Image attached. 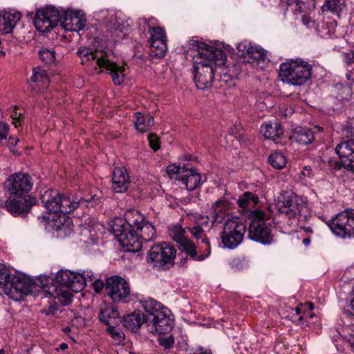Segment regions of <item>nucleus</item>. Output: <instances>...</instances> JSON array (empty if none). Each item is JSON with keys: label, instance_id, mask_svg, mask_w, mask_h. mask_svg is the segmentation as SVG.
Listing matches in <instances>:
<instances>
[{"label": "nucleus", "instance_id": "nucleus-1", "mask_svg": "<svg viewBox=\"0 0 354 354\" xmlns=\"http://www.w3.org/2000/svg\"><path fill=\"white\" fill-rule=\"evenodd\" d=\"M278 214L274 217L270 208L252 212V219L249 225L250 239L263 245L273 243L271 227L281 232L289 233L299 221H305L310 216L306 204L298 196L290 194L282 195L277 204Z\"/></svg>", "mask_w": 354, "mask_h": 354}, {"label": "nucleus", "instance_id": "nucleus-2", "mask_svg": "<svg viewBox=\"0 0 354 354\" xmlns=\"http://www.w3.org/2000/svg\"><path fill=\"white\" fill-rule=\"evenodd\" d=\"M112 230L123 249L134 253L141 250L143 241H152L156 233L153 225L135 209L127 210L124 219L115 218Z\"/></svg>", "mask_w": 354, "mask_h": 354}, {"label": "nucleus", "instance_id": "nucleus-3", "mask_svg": "<svg viewBox=\"0 0 354 354\" xmlns=\"http://www.w3.org/2000/svg\"><path fill=\"white\" fill-rule=\"evenodd\" d=\"M188 47L196 51L192 57L196 86L203 90L210 88L216 68L221 66V49L194 37L188 41Z\"/></svg>", "mask_w": 354, "mask_h": 354}, {"label": "nucleus", "instance_id": "nucleus-4", "mask_svg": "<svg viewBox=\"0 0 354 354\" xmlns=\"http://www.w3.org/2000/svg\"><path fill=\"white\" fill-rule=\"evenodd\" d=\"M86 19L75 12L59 11L54 6H46L39 9L34 18V24L41 32H48L59 24L67 31L78 32L84 29Z\"/></svg>", "mask_w": 354, "mask_h": 354}, {"label": "nucleus", "instance_id": "nucleus-5", "mask_svg": "<svg viewBox=\"0 0 354 354\" xmlns=\"http://www.w3.org/2000/svg\"><path fill=\"white\" fill-rule=\"evenodd\" d=\"M43 289L49 297L57 299L62 306H68L72 301L71 292H78L85 287L84 275L70 270H59L55 279H48Z\"/></svg>", "mask_w": 354, "mask_h": 354}, {"label": "nucleus", "instance_id": "nucleus-6", "mask_svg": "<svg viewBox=\"0 0 354 354\" xmlns=\"http://www.w3.org/2000/svg\"><path fill=\"white\" fill-rule=\"evenodd\" d=\"M311 65L301 59H288L280 64L279 77L283 82L293 86L304 84L311 77Z\"/></svg>", "mask_w": 354, "mask_h": 354}, {"label": "nucleus", "instance_id": "nucleus-7", "mask_svg": "<svg viewBox=\"0 0 354 354\" xmlns=\"http://www.w3.org/2000/svg\"><path fill=\"white\" fill-rule=\"evenodd\" d=\"M176 250L167 242L153 245L149 250L147 261L161 270H168L174 265Z\"/></svg>", "mask_w": 354, "mask_h": 354}, {"label": "nucleus", "instance_id": "nucleus-8", "mask_svg": "<svg viewBox=\"0 0 354 354\" xmlns=\"http://www.w3.org/2000/svg\"><path fill=\"white\" fill-rule=\"evenodd\" d=\"M246 230V225L242 220L233 216L225 221L223 230V245L224 247L233 249L237 247L243 241Z\"/></svg>", "mask_w": 354, "mask_h": 354}, {"label": "nucleus", "instance_id": "nucleus-9", "mask_svg": "<svg viewBox=\"0 0 354 354\" xmlns=\"http://www.w3.org/2000/svg\"><path fill=\"white\" fill-rule=\"evenodd\" d=\"M332 232L342 238L354 236V209H346L327 223Z\"/></svg>", "mask_w": 354, "mask_h": 354}, {"label": "nucleus", "instance_id": "nucleus-10", "mask_svg": "<svg viewBox=\"0 0 354 354\" xmlns=\"http://www.w3.org/2000/svg\"><path fill=\"white\" fill-rule=\"evenodd\" d=\"M105 292L114 302H127L131 289L128 281L119 276H112L106 279Z\"/></svg>", "mask_w": 354, "mask_h": 354}, {"label": "nucleus", "instance_id": "nucleus-11", "mask_svg": "<svg viewBox=\"0 0 354 354\" xmlns=\"http://www.w3.org/2000/svg\"><path fill=\"white\" fill-rule=\"evenodd\" d=\"M220 214H221V198L214 203L208 216H201L197 224L189 228L192 235L196 239H202L203 243L206 242L204 227H209V221L212 223V226L220 223L221 222V220L218 219Z\"/></svg>", "mask_w": 354, "mask_h": 354}, {"label": "nucleus", "instance_id": "nucleus-12", "mask_svg": "<svg viewBox=\"0 0 354 354\" xmlns=\"http://www.w3.org/2000/svg\"><path fill=\"white\" fill-rule=\"evenodd\" d=\"M238 53L244 59V62L263 68L268 60L266 52L258 45H253L249 41H243L237 45Z\"/></svg>", "mask_w": 354, "mask_h": 354}, {"label": "nucleus", "instance_id": "nucleus-13", "mask_svg": "<svg viewBox=\"0 0 354 354\" xmlns=\"http://www.w3.org/2000/svg\"><path fill=\"white\" fill-rule=\"evenodd\" d=\"M4 185L10 194L21 196L31 190L33 182L29 174L16 172L9 176Z\"/></svg>", "mask_w": 354, "mask_h": 354}, {"label": "nucleus", "instance_id": "nucleus-14", "mask_svg": "<svg viewBox=\"0 0 354 354\" xmlns=\"http://www.w3.org/2000/svg\"><path fill=\"white\" fill-rule=\"evenodd\" d=\"M35 284L28 278L11 274L4 292L11 298L20 299L32 292Z\"/></svg>", "mask_w": 354, "mask_h": 354}, {"label": "nucleus", "instance_id": "nucleus-15", "mask_svg": "<svg viewBox=\"0 0 354 354\" xmlns=\"http://www.w3.org/2000/svg\"><path fill=\"white\" fill-rule=\"evenodd\" d=\"M164 312L158 313V316H150L145 318V324L149 330L153 334H167L169 333L174 325V319L169 309H164Z\"/></svg>", "mask_w": 354, "mask_h": 354}, {"label": "nucleus", "instance_id": "nucleus-16", "mask_svg": "<svg viewBox=\"0 0 354 354\" xmlns=\"http://www.w3.org/2000/svg\"><path fill=\"white\" fill-rule=\"evenodd\" d=\"M36 203V198L29 195L25 197L9 198L6 202L5 207L14 216L26 217Z\"/></svg>", "mask_w": 354, "mask_h": 354}, {"label": "nucleus", "instance_id": "nucleus-17", "mask_svg": "<svg viewBox=\"0 0 354 354\" xmlns=\"http://www.w3.org/2000/svg\"><path fill=\"white\" fill-rule=\"evenodd\" d=\"M97 65L101 69L100 73L106 72L111 75L115 85H121L124 82L126 68L124 65H119L116 62L111 61L106 55L97 59Z\"/></svg>", "mask_w": 354, "mask_h": 354}, {"label": "nucleus", "instance_id": "nucleus-18", "mask_svg": "<svg viewBox=\"0 0 354 354\" xmlns=\"http://www.w3.org/2000/svg\"><path fill=\"white\" fill-rule=\"evenodd\" d=\"M343 167L354 172V139L338 144L335 148Z\"/></svg>", "mask_w": 354, "mask_h": 354}, {"label": "nucleus", "instance_id": "nucleus-19", "mask_svg": "<svg viewBox=\"0 0 354 354\" xmlns=\"http://www.w3.org/2000/svg\"><path fill=\"white\" fill-rule=\"evenodd\" d=\"M130 184L129 176L124 167H115L112 175V189L115 193H124Z\"/></svg>", "mask_w": 354, "mask_h": 354}, {"label": "nucleus", "instance_id": "nucleus-20", "mask_svg": "<svg viewBox=\"0 0 354 354\" xmlns=\"http://www.w3.org/2000/svg\"><path fill=\"white\" fill-rule=\"evenodd\" d=\"M49 79L46 71L40 68L33 69V74L28 82L29 88L35 93H41L49 86Z\"/></svg>", "mask_w": 354, "mask_h": 354}, {"label": "nucleus", "instance_id": "nucleus-21", "mask_svg": "<svg viewBox=\"0 0 354 354\" xmlns=\"http://www.w3.org/2000/svg\"><path fill=\"white\" fill-rule=\"evenodd\" d=\"M178 180L186 189L192 191L198 188L201 184V176L200 174L192 167H186L183 169V173L178 176Z\"/></svg>", "mask_w": 354, "mask_h": 354}, {"label": "nucleus", "instance_id": "nucleus-22", "mask_svg": "<svg viewBox=\"0 0 354 354\" xmlns=\"http://www.w3.org/2000/svg\"><path fill=\"white\" fill-rule=\"evenodd\" d=\"M61 194L53 189H46L41 192V201L48 212L58 213Z\"/></svg>", "mask_w": 354, "mask_h": 354}, {"label": "nucleus", "instance_id": "nucleus-23", "mask_svg": "<svg viewBox=\"0 0 354 354\" xmlns=\"http://www.w3.org/2000/svg\"><path fill=\"white\" fill-rule=\"evenodd\" d=\"M20 19L21 13L19 12H0V30L4 34L11 32Z\"/></svg>", "mask_w": 354, "mask_h": 354}, {"label": "nucleus", "instance_id": "nucleus-24", "mask_svg": "<svg viewBox=\"0 0 354 354\" xmlns=\"http://www.w3.org/2000/svg\"><path fill=\"white\" fill-rule=\"evenodd\" d=\"M291 140L301 145H308L315 139L313 131L308 127H296L292 136Z\"/></svg>", "mask_w": 354, "mask_h": 354}, {"label": "nucleus", "instance_id": "nucleus-25", "mask_svg": "<svg viewBox=\"0 0 354 354\" xmlns=\"http://www.w3.org/2000/svg\"><path fill=\"white\" fill-rule=\"evenodd\" d=\"M60 202L58 207V213L64 214H70L73 212L81 203H84L85 201L81 198L80 200L75 198L73 196L67 194H61ZM86 201H88L86 200Z\"/></svg>", "mask_w": 354, "mask_h": 354}, {"label": "nucleus", "instance_id": "nucleus-26", "mask_svg": "<svg viewBox=\"0 0 354 354\" xmlns=\"http://www.w3.org/2000/svg\"><path fill=\"white\" fill-rule=\"evenodd\" d=\"M144 323H145V316L139 310L127 315L123 319L124 326L133 332L138 331Z\"/></svg>", "mask_w": 354, "mask_h": 354}, {"label": "nucleus", "instance_id": "nucleus-27", "mask_svg": "<svg viewBox=\"0 0 354 354\" xmlns=\"http://www.w3.org/2000/svg\"><path fill=\"white\" fill-rule=\"evenodd\" d=\"M140 303L146 313L145 318H149L150 316H158V313L164 312V309H168L160 302L152 298L141 299Z\"/></svg>", "mask_w": 354, "mask_h": 354}, {"label": "nucleus", "instance_id": "nucleus-28", "mask_svg": "<svg viewBox=\"0 0 354 354\" xmlns=\"http://www.w3.org/2000/svg\"><path fill=\"white\" fill-rule=\"evenodd\" d=\"M134 126L137 131L145 133L150 130L154 124V119L149 114H142L140 112L134 113Z\"/></svg>", "mask_w": 354, "mask_h": 354}, {"label": "nucleus", "instance_id": "nucleus-29", "mask_svg": "<svg viewBox=\"0 0 354 354\" xmlns=\"http://www.w3.org/2000/svg\"><path fill=\"white\" fill-rule=\"evenodd\" d=\"M261 133L266 139L275 140L283 133L281 124L277 121L264 122L261 127Z\"/></svg>", "mask_w": 354, "mask_h": 354}, {"label": "nucleus", "instance_id": "nucleus-30", "mask_svg": "<svg viewBox=\"0 0 354 354\" xmlns=\"http://www.w3.org/2000/svg\"><path fill=\"white\" fill-rule=\"evenodd\" d=\"M206 243L207 245V254L205 255L199 254L196 250L194 243L189 239L183 243L181 245H180V248L181 250L186 254V256H189L194 261H200L207 257L210 253L209 243L207 241Z\"/></svg>", "mask_w": 354, "mask_h": 354}, {"label": "nucleus", "instance_id": "nucleus-31", "mask_svg": "<svg viewBox=\"0 0 354 354\" xmlns=\"http://www.w3.org/2000/svg\"><path fill=\"white\" fill-rule=\"evenodd\" d=\"M119 317L120 314L118 310L113 306H104L100 308L99 319L102 323L108 326V327L112 326V324H115L116 319L119 318Z\"/></svg>", "mask_w": 354, "mask_h": 354}, {"label": "nucleus", "instance_id": "nucleus-32", "mask_svg": "<svg viewBox=\"0 0 354 354\" xmlns=\"http://www.w3.org/2000/svg\"><path fill=\"white\" fill-rule=\"evenodd\" d=\"M151 46V56L162 58L167 52V40H149Z\"/></svg>", "mask_w": 354, "mask_h": 354}, {"label": "nucleus", "instance_id": "nucleus-33", "mask_svg": "<svg viewBox=\"0 0 354 354\" xmlns=\"http://www.w3.org/2000/svg\"><path fill=\"white\" fill-rule=\"evenodd\" d=\"M268 162L274 169H281L287 164V158L283 153L275 151L270 155Z\"/></svg>", "mask_w": 354, "mask_h": 354}, {"label": "nucleus", "instance_id": "nucleus-34", "mask_svg": "<svg viewBox=\"0 0 354 354\" xmlns=\"http://www.w3.org/2000/svg\"><path fill=\"white\" fill-rule=\"evenodd\" d=\"M259 202L258 197L251 192H245L239 199L238 203L243 209L254 207Z\"/></svg>", "mask_w": 354, "mask_h": 354}, {"label": "nucleus", "instance_id": "nucleus-35", "mask_svg": "<svg viewBox=\"0 0 354 354\" xmlns=\"http://www.w3.org/2000/svg\"><path fill=\"white\" fill-rule=\"evenodd\" d=\"M77 54L81 58L82 64L84 65H88L91 62L95 59H96L97 62V59L100 58L97 52H93L88 48H80L77 50ZM102 56V55H101L100 57Z\"/></svg>", "mask_w": 354, "mask_h": 354}, {"label": "nucleus", "instance_id": "nucleus-36", "mask_svg": "<svg viewBox=\"0 0 354 354\" xmlns=\"http://www.w3.org/2000/svg\"><path fill=\"white\" fill-rule=\"evenodd\" d=\"M169 234L174 241L179 243L180 245L188 240L184 235L185 230L180 226H175L174 228L171 229Z\"/></svg>", "mask_w": 354, "mask_h": 354}, {"label": "nucleus", "instance_id": "nucleus-37", "mask_svg": "<svg viewBox=\"0 0 354 354\" xmlns=\"http://www.w3.org/2000/svg\"><path fill=\"white\" fill-rule=\"evenodd\" d=\"M39 55L46 64H51L55 61V52L53 49L41 48L39 51Z\"/></svg>", "mask_w": 354, "mask_h": 354}, {"label": "nucleus", "instance_id": "nucleus-38", "mask_svg": "<svg viewBox=\"0 0 354 354\" xmlns=\"http://www.w3.org/2000/svg\"><path fill=\"white\" fill-rule=\"evenodd\" d=\"M149 32L151 35L149 40H167L164 29L161 27L149 28Z\"/></svg>", "mask_w": 354, "mask_h": 354}, {"label": "nucleus", "instance_id": "nucleus-39", "mask_svg": "<svg viewBox=\"0 0 354 354\" xmlns=\"http://www.w3.org/2000/svg\"><path fill=\"white\" fill-rule=\"evenodd\" d=\"M11 274L8 268L3 264H0V287L5 291L7 283L9 281Z\"/></svg>", "mask_w": 354, "mask_h": 354}, {"label": "nucleus", "instance_id": "nucleus-40", "mask_svg": "<svg viewBox=\"0 0 354 354\" xmlns=\"http://www.w3.org/2000/svg\"><path fill=\"white\" fill-rule=\"evenodd\" d=\"M344 6V0H326L324 6L331 12L339 11Z\"/></svg>", "mask_w": 354, "mask_h": 354}, {"label": "nucleus", "instance_id": "nucleus-41", "mask_svg": "<svg viewBox=\"0 0 354 354\" xmlns=\"http://www.w3.org/2000/svg\"><path fill=\"white\" fill-rule=\"evenodd\" d=\"M106 331L111 335L117 344H121L124 339V334L121 331L116 330L113 326H109Z\"/></svg>", "mask_w": 354, "mask_h": 354}, {"label": "nucleus", "instance_id": "nucleus-42", "mask_svg": "<svg viewBox=\"0 0 354 354\" xmlns=\"http://www.w3.org/2000/svg\"><path fill=\"white\" fill-rule=\"evenodd\" d=\"M314 176L313 171L310 167L305 166L299 174V179L302 181H307L308 179H311Z\"/></svg>", "mask_w": 354, "mask_h": 354}, {"label": "nucleus", "instance_id": "nucleus-43", "mask_svg": "<svg viewBox=\"0 0 354 354\" xmlns=\"http://www.w3.org/2000/svg\"><path fill=\"white\" fill-rule=\"evenodd\" d=\"M148 139L150 147L155 151H158L160 147L158 137L154 133H149Z\"/></svg>", "mask_w": 354, "mask_h": 354}, {"label": "nucleus", "instance_id": "nucleus-44", "mask_svg": "<svg viewBox=\"0 0 354 354\" xmlns=\"http://www.w3.org/2000/svg\"><path fill=\"white\" fill-rule=\"evenodd\" d=\"M17 107L15 106L12 111L11 118L12 119V124L15 127H18L21 125V120L23 119V115L17 111Z\"/></svg>", "mask_w": 354, "mask_h": 354}, {"label": "nucleus", "instance_id": "nucleus-45", "mask_svg": "<svg viewBox=\"0 0 354 354\" xmlns=\"http://www.w3.org/2000/svg\"><path fill=\"white\" fill-rule=\"evenodd\" d=\"M159 344L164 347L166 349H169L173 347L174 344V339L172 336H169L167 337H160L158 339Z\"/></svg>", "mask_w": 354, "mask_h": 354}, {"label": "nucleus", "instance_id": "nucleus-46", "mask_svg": "<svg viewBox=\"0 0 354 354\" xmlns=\"http://www.w3.org/2000/svg\"><path fill=\"white\" fill-rule=\"evenodd\" d=\"M304 308H305V306H303V304H302L300 306H297L295 309L292 310L294 312H295V313L297 316V318H295V319L300 321V320H302L305 316H306V310Z\"/></svg>", "mask_w": 354, "mask_h": 354}, {"label": "nucleus", "instance_id": "nucleus-47", "mask_svg": "<svg viewBox=\"0 0 354 354\" xmlns=\"http://www.w3.org/2000/svg\"><path fill=\"white\" fill-rule=\"evenodd\" d=\"M244 262L240 258H234L230 261L231 267L235 270H239L244 267Z\"/></svg>", "mask_w": 354, "mask_h": 354}, {"label": "nucleus", "instance_id": "nucleus-48", "mask_svg": "<svg viewBox=\"0 0 354 354\" xmlns=\"http://www.w3.org/2000/svg\"><path fill=\"white\" fill-rule=\"evenodd\" d=\"M8 130V124L3 122H0V142L7 138Z\"/></svg>", "mask_w": 354, "mask_h": 354}, {"label": "nucleus", "instance_id": "nucleus-49", "mask_svg": "<svg viewBox=\"0 0 354 354\" xmlns=\"http://www.w3.org/2000/svg\"><path fill=\"white\" fill-rule=\"evenodd\" d=\"M93 290L97 292L100 293L103 288L105 289L106 283H104L102 281L99 279H95L93 283Z\"/></svg>", "mask_w": 354, "mask_h": 354}, {"label": "nucleus", "instance_id": "nucleus-50", "mask_svg": "<svg viewBox=\"0 0 354 354\" xmlns=\"http://www.w3.org/2000/svg\"><path fill=\"white\" fill-rule=\"evenodd\" d=\"M344 62L347 65H351L354 62V53H344L342 55Z\"/></svg>", "mask_w": 354, "mask_h": 354}, {"label": "nucleus", "instance_id": "nucleus-51", "mask_svg": "<svg viewBox=\"0 0 354 354\" xmlns=\"http://www.w3.org/2000/svg\"><path fill=\"white\" fill-rule=\"evenodd\" d=\"M80 275H84L85 284L87 281L93 282L95 279L94 273L91 270L84 271L82 274L80 273Z\"/></svg>", "mask_w": 354, "mask_h": 354}, {"label": "nucleus", "instance_id": "nucleus-52", "mask_svg": "<svg viewBox=\"0 0 354 354\" xmlns=\"http://www.w3.org/2000/svg\"><path fill=\"white\" fill-rule=\"evenodd\" d=\"M186 167H171V166H169L167 167V172L168 174H178L179 176H180V174L183 173V169H185Z\"/></svg>", "mask_w": 354, "mask_h": 354}, {"label": "nucleus", "instance_id": "nucleus-53", "mask_svg": "<svg viewBox=\"0 0 354 354\" xmlns=\"http://www.w3.org/2000/svg\"><path fill=\"white\" fill-rule=\"evenodd\" d=\"M54 299V304L51 305L48 309V314L55 315L58 310V304L62 305L57 299Z\"/></svg>", "mask_w": 354, "mask_h": 354}, {"label": "nucleus", "instance_id": "nucleus-54", "mask_svg": "<svg viewBox=\"0 0 354 354\" xmlns=\"http://www.w3.org/2000/svg\"><path fill=\"white\" fill-rule=\"evenodd\" d=\"M223 82H225L227 86L231 87L235 85V80L232 75L224 74L223 77Z\"/></svg>", "mask_w": 354, "mask_h": 354}, {"label": "nucleus", "instance_id": "nucleus-55", "mask_svg": "<svg viewBox=\"0 0 354 354\" xmlns=\"http://www.w3.org/2000/svg\"><path fill=\"white\" fill-rule=\"evenodd\" d=\"M241 128L239 124H234L230 130V133L236 138H240Z\"/></svg>", "mask_w": 354, "mask_h": 354}, {"label": "nucleus", "instance_id": "nucleus-56", "mask_svg": "<svg viewBox=\"0 0 354 354\" xmlns=\"http://www.w3.org/2000/svg\"><path fill=\"white\" fill-rule=\"evenodd\" d=\"M303 306H305V309L306 310L307 308L309 310L308 311H306V316H309L310 317H313V313H311V310H313L314 308V305L313 303L311 302H308V303H306L304 304H303Z\"/></svg>", "mask_w": 354, "mask_h": 354}, {"label": "nucleus", "instance_id": "nucleus-57", "mask_svg": "<svg viewBox=\"0 0 354 354\" xmlns=\"http://www.w3.org/2000/svg\"><path fill=\"white\" fill-rule=\"evenodd\" d=\"M354 73L350 71L346 73V79L348 80V84L349 87H351L354 84V78H353Z\"/></svg>", "mask_w": 354, "mask_h": 354}, {"label": "nucleus", "instance_id": "nucleus-58", "mask_svg": "<svg viewBox=\"0 0 354 354\" xmlns=\"http://www.w3.org/2000/svg\"><path fill=\"white\" fill-rule=\"evenodd\" d=\"M66 227H67V226L65 224H63L59 227L57 230L60 232V234L62 232H64L65 234H67V232H66ZM67 231H68V234H71L73 232V229L71 227H68Z\"/></svg>", "mask_w": 354, "mask_h": 354}, {"label": "nucleus", "instance_id": "nucleus-59", "mask_svg": "<svg viewBox=\"0 0 354 354\" xmlns=\"http://www.w3.org/2000/svg\"><path fill=\"white\" fill-rule=\"evenodd\" d=\"M222 48H223V54L226 53L227 52H230V50L231 49V48L229 45L225 44L224 43H223ZM224 65H225V62H224V59L223 58V66Z\"/></svg>", "mask_w": 354, "mask_h": 354}, {"label": "nucleus", "instance_id": "nucleus-60", "mask_svg": "<svg viewBox=\"0 0 354 354\" xmlns=\"http://www.w3.org/2000/svg\"><path fill=\"white\" fill-rule=\"evenodd\" d=\"M18 142H19L18 138L10 137L8 139V145H9L15 146Z\"/></svg>", "mask_w": 354, "mask_h": 354}, {"label": "nucleus", "instance_id": "nucleus-61", "mask_svg": "<svg viewBox=\"0 0 354 354\" xmlns=\"http://www.w3.org/2000/svg\"><path fill=\"white\" fill-rule=\"evenodd\" d=\"M302 23L304 25L306 26H310V24L311 23V20L309 17H306V16H304L302 17Z\"/></svg>", "mask_w": 354, "mask_h": 354}, {"label": "nucleus", "instance_id": "nucleus-62", "mask_svg": "<svg viewBox=\"0 0 354 354\" xmlns=\"http://www.w3.org/2000/svg\"><path fill=\"white\" fill-rule=\"evenodd\" d=\"M187 256L186 257H182L180 259V261L178 263V265L180 266H184L186 263H187Z\"/></svg>", "mask_w": 354, "mask_h": 354}, {"label": "nucleus", "instance_id": "nucleus-63", "mask_svg": "<svg viewBox=\"0 0 354 354\" xmlns=\"http://www.w3.org/2000/svg\"><path fill=\"white\" fill-rule=\"evenodd\" d=\"M301 229L306 232H308V233H313V229L310 226H303L301 227Z\"/></svg>", "mask_w": 354, "mask_h": 354}, {"label": "nucleus", "instance_id": "nucleus-64", "mask_svg": "<svg viewBox=\"0 0 354 354\" xmlns=\"http://www.w3.org/2000/svg\"><path fill=\"white\" fill-rule=\"evenodd\" d=\"M68 347V344L66 343H62L59 345V347L57 348V351L59 350H66Z\"/></svg>", "mask_w": 354, "mask_h": 354}]
</instances>
